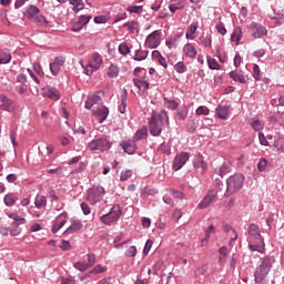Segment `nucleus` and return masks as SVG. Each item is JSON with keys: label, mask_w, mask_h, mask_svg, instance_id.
Segmentation results:
<instances>
[{"label": "nucleus", "mask_w": 284, "mask_h": 284, "mask_svg": "<svg viewBox=\"0 0 284 284\" xmlns=\"http://www.w3.org/2000/svg\"><path fill=\"white\" fill-rule=\"evenodd\" d=\"M1 102L2 104L0 105V109L4 110V112H10V110H12V105H14V102L11 99H8L6 95Z\"/></svg>", "instance_id": "nucleus-30"}, {"label": "nucleus", "mask_w": 284, "mask_h": 284, "mask_svg": "<svg viewBox=\"0 0 284 284\" xmlns=\"http://www.w3.org/2000/svg\"><path fill=\"white\" fill-rule=\"evenodd\" d=\"M90 19H92V17H90V16H81L80 18H79V22L82 24V26H88V23H90Z\"/></svg>", "instance_id": "nucleus-57"}, {"label": "nucleus", "mask_w": 284, "mask_h": 284, "mask_svg": "<svg viewBox=\"0 0 284 284\" xmlns=\"http://www.w3.org/2000/svg\"><path fill=\"white\" fill-rule=\"evenodd\" d=\"M196 30H199V22L191 23L186 29V39L194 41V39H196Z\"/></svg>", "instance_id": "nucleus-19"}, {"label": "nucleus", "mask_w": 284, "mask_h": 284, "mask_svg": "<svg viewBox=\"0 0 284 284\" xmlns=\"http://www.w3.org/2000/svg\"><path fill=\"white\" fill-rule=\"evenodd\" d=\"M125 256H130V257L136 256V246H130V247L125 251Z\"/></svg>", "instance_id": "nucleus-55"}, {"label": "nucleus", "mask_w": 284, "mask_h": 284, "mask_svg": "<svg viewBox=\"0 0 284 284\" xmlns=\"http://www.w3.org/2000/svg\"><path fill=\"white\" fill-rule=\"evenodd\" d=\"M61 284H77V281H74V278L72 277H68V278L63 277L61 280Z\"/></svg>", "instance_id": "nucleus-63"}, {"label": "nucleus", "mask_w": 284, "mask_h": 284, "mask_svg": "<svg viewBox=\"0 0 284 284\" xmlns=\"http://www.w3.org/2000/svg\"><path fill=\"white\" fill-rule=\"evenodd\" d=\"M267 168V160L261 159L260 162L257 163V170L260 172H263Z\"/></svg>", "instance_id": "nucleus-56"}, {"label": "nucleus", "mask_w": 284, "mask_h": 284, "mask_svg": "<svg viewBox=\"0 0 284 284\" xmlns=\"http://www.w3.org/2000/svg\"><path fill=\"white\" fill-rule=\"evenodd\" d=\"M160 152H163L164 154H170V152H171L170 144H168L165 142L162 143L160 145Z\"/></svg>", "instance_id": "nucleus-58"}, {"label": "nucleus", "mask_w": 284, "mask_h": 284, "mask_svg": "<svg viewBox=\"0 0 284 284\" xmlns=\"http://www.w3.org/2000/svg\"><path fill=\"white\" fill-rule=\"evenodd\" d=\"M148 51L145 50H138L133 57L134 61H145L148 59Z\"/></svg>", "instance_id": "nucleus-34"}, {"label": "nucleus", "mask_w": 284, "mask_h": 284, "mask_svg": "<svg viewBox=\"0 0 284 284\" xmlns=\"http://www.w3.org/2000/svg\"><path fill=\"white\" fill-rule=\"evenodd\" d=\"M241 34H242L241 28H235L231 36V40L235 41V43H239V41H241Z\"/></svg>", "instance_id": "nucleus-43"}, {"label": "nucleus", "mask_w": 284, "mask_h": 284, "mask_svg": "<svg viewBox=\"0 0 284 284\" xmlns=\"http://www.w3.org/2000/svg\"><path fill=\"white\" fill-rule=\"evenodd\" d=\"M85 168H88V164L85 162H80L79 166L75 170H73L71 173L81 174V172H85Z\"/></svg>", "instance_id": "nucleus-46"}, {"label": "nucleus", "mask_w": 284, "mask_h": 284, "mask_svg": "<svg viewBox=\"0 0 284 284\" xmlns=\"http://www.w3.org/2000/svg\"><path fill=\"white\" fill-rule=\"evenodd\" d=\"M182 217H183V212L180 209H175L172 214V220L178 223L179 220Z\"/></svg>", "instance_id": "nucleus-49"}, {"label": "nucleus", "mask_w": 284, "mask_h": 284, "mask_svg": "<svg viewBox=\"0 0 284 284\" xmlns=\"http://www.w3.org/2000/svg\"><path fill=\"white\" fill-rule=\"evenodd\" d=\"M75 270H79L80 272H85V270H90L88 264L85 262H77L74 264Z\"/></svg>", "instance_id": "nucleus-47"}, {"label": "nucleus", "mask_w": 284, "mask_h": 284, "mask_svg": "<svg viewBox=\"0 0 284 284\" xmlns=\"http://www.w3.org/2000/svg\"><path fill=\"white\" fill-rule=\"evenodd\" d=\"M121 219V206L113 205L109 213L100 216L101 223L104 225H112L114 221H119Z\"/></svg>", "instance_id": "nucleus-6"}, {"label": "nucleus", "mask_w": 284, "mask_h": 284, "mask_svg": "<svg viewBox=\"0 0 284 284\" xmlns=\"http://www.w3.org/2000/svg\"><path fill=\"white\" fill-rule=\"evenodd\" d=\"M100 103H101V98L100 97L91 95L85 101V108H87V110H92V108H94V105H99Z\"/></svg>", "instance_id": "nucleus-23"}, {"label": "nucleus", "mask_w": 284, "mask_h": 284, "mask_svg": "<svg viewBox=\"0 0 284 284\" xmlns=\"http://www.w3.org/2000/svg\"><path fill=\"white\" fill-rule=\"evenodd\" d=\"M184 57H189V59H196V48H194V44L186 43L183 48Z\"/></svg>", "instance_id": "nucleus-20"}, {"label": "nucleus", "mask_w": 284, "mask_h": 284, "mask_svg": "<svg viewBox=\"0 0 284 284\" xmlns=\"http://www.w3.org/2000/svg\"><path fill=\"white\" fill-rule=\"evenodd\" d=\"M40 10L37 8V6H30L27 10V17L29 19H34L37 14H39Z\"/></svg>", "instance_id": "nucleus-35"}, {"label": "nucleus", "mask_w": 284, "mask_h": 284, "mask_svg": "<svg viewBox=\"0 0 284 284\" xmlns=\"http://www.w3.org/2000/svg\"><path fill=\"white\" fill-rule=\"evenodd\" d=\"M65 60L61 57L55 58L53 62L50 63V71L53 77H57L61 72V68L64 65Z\"/></svg>", "instance_id": "nucleus-14"}, {"label": "nucleus", "mask_w": 284, "mask_h": 284, "mask_svg": "<svg viewBox=\"0 0 284 284\" xmlns=\"http://www.w3.org/2000/svg\"><path fill=\"white\" fill-rule=\"evenodd\" d=\"M43 97H48V99H51L52 101H59L61 99V93L59 90L54 88L47 87L42 90Z\"/></svg>", "instance_id": "nucleus-16"}, {"label": "nucleus", "mask_w": 284, "mask_h": 284, "mask_svg": "<svg viewBox=\"0 0 284 284\" xmlns=\"http://www.w3.org/2000/svg\"><path fill=\"white\" fill-rule=\"evenodd\" d=\"M230 111V106H217L216 116L217 119H222V121L227 120V112Z\"/></svg>", "instance_id": "nucleus-27"}, {"label": "nucleus", "mask_w": 284, "mask_h": 284, "mask_svg": "<svg viewBox=\"0 0 284 284\" xmlns=\"http://www.w3.org/2000/svg\"><path fill=\"white\" fill-rule=\"evenodd\" d=\"M9 217L14 221L13 223H18V225H26V219L20 215L11 213Z\"/></svg>", "instance_id": "nucleus-42"}, {"label": "nucleus", "mask_w": 284, "mask_h": 284, "mask_svg": "<svg viewBox=\"0 0 284 284\" xmlns=\"http://www.w3.org/2000/svg\"><path fill=\"white\" fill-rule=\"evenodd\" d=\"M217 192L215 190H210L207 194L203 197V200L199 203L197 207L200 210H206V207H210L211 203H214L216 201Z\"/></svg>", "instance_id": "nucleus-11"}, {"label": "nucleus", "mask_w": 284, "mask_h": 284, "mask_svg": "<svg viewBox=\"0 0 284 284\" xmlns=\"http://www.w3.org/2000/svg\"><path fill=\"white\" fill-rule=\"evenodd\" d=\"M119 65L115 64H111L106 71V77H109V79H114L116 77H119Z\"/></svg>", "instance_id": "nucleus-32"}, {"label": "nucleus", "mask_w": 284, "mask_h": 284, "mask_svg": "<svg viewBox=\"0 0 284 284\" xmlns=\"http://www.w3.org/2000/svg\"><path fill=\"white\" fill-rule=\"evenodd\" d=\"M207 65L210 70H221V64L214 58L207 57Z\"/></svg>", "instance_id": "nucleus-37"}, {"label": "nucleus", "mask_w": 284, "mask_h": 284, "mask_svg": "<svg viewBox=\"0 0 284 284\" xmlns=\"http://www.w3.org/2000/svg\"><path fill=\"white\" fill-rule=\"evenodd\" d=\"M132 176V170H125L121 172L120 181H128Z\"/></svg>", "instance_id": "nucleus-51"}, {"label": "nucleus", "mask_w": 284, "mask_h": 284, "mask_svg": "<svg viewBox=\"0 0 284 284\" xmlns=\"http://www.w3.org/2000/svg\"><path fill=\"white\" fill-rule=\"evenodd\" d=\"M34 23H38L39 26H43L44 28L48 27V20L43 16H37L34 18Z\"/></svg>", "instance_id": "nucleus-45"}, {"label": "nucleus", "mask_w": 284, "mask_h": 284, "mask_svg": "<svg viewBox=\"0 0 284 284\" xmlns=\"http://www.w3.org/2000/svg\"><path fill=\"white\" fill-rule=\"evenodd\" d=\"M71 6H73V11L79 12L80 10H83L84 4L83 0H70Z\"/></svg>", "instance_id": "nucleus-36"}, {"label": "nucleus", "mask_w": 284, "mask_h": 284, "mask_svg": "<svg viewBox=\"0 0 284 284\" xmlns=\"http://www.w3.org/2000/svg\"><path fill=\"white\" fill-rule=\"evenodd\" d=\"M125 101H128V90L123 89V92L121 95V104L119 105V112L121 114H125V109L128 108V103H125Z\"/></svg>", "instance_id": "nucleus-25"}, {"label": "nucleus", "mask_w": 284, "mask_h": 284, "mask_svg": "<svg viewBox=\"0 0 284 284\" xmlns=\"http://www.w3.org/2000/svg\"><path fill=\"white\" fill-rule=\"evenodd\" d=\"M145 48H150L151 50H154V48H158L161 45V31L155 30L151 34H149L144 42Z\"/></svg>", "instance_id": "nucleus-9"}, {"label": "nucleus", "mask_w": 284, "mask_h": 284, "mask_svg": "<svg viewBox=\"0 0 284 284\" xmlns=\"http://www.w3.org/2000/svg\"><path fill=\"white\" fill-rule=\"evenodd\" d=\"M103 196H105V189H103V186H92L88 190L87 201L90 202L91 205H97V203L103 201Z\"/></svg>", "instance_id": "nucleus-5"}, {"label": "nucleus", "mask_w": 284, "mask_h": 284, "mask_svg": "<svg viewBox=\"0 0 284 284\" xmlns=\"http://www.w3.org/2000/svg\"><path fill=\"white\" fill-rule=\"evenodd\" d=\"M223 232H224V234H229L230 245H232L233 241H236V239H239V234H236V231L227 224L223 225Z\"/></svg>", "instance_id": "nucleus-22"}, {"label": "nucleus", "mask_w": 284, "mask_h": 284, "mask_svg": "<svg viewBox=\"0 0 284 284\" xmlns=\"http://www.w3.org/2000/svg\"><path fill=\"white\" fill-rule=\"evenodd\" d=\"M273 148H275L277 152H284V139L277 138L273 143Z\"/></svg>", "instance_id": "nucleus-38"}, {"label": "nucleus", "mask_w": 284, "mask_h": 284, "mask_svg": "<svg viewBox=\"0 0 284 284\" xmlns=\"http://www.w3.org/2000/svg\"><path fill=\"white\" fill-rule=\"evenodd\" d=\"M33 70L37 72L40 77L44 75L43 69L41 68L40 63H34L33 64Z\"/></svg>", "instance_id": "nucleus-61"}, {"label": "nucleus", "mask_w": 284, "mask_h": 284, "mask_svg": "<svg viewBox=\"0 0 284 284\" xmlns=\"http://www.w3.org/2000/svg\"><path fill=\"white\" fill-rule=\"evenodd\" d=\"M123 28H128L130 34H134V32H139V22L132 20L123 24Z\"/></svg>", "instance_id": "nucleus-31"}, {"label": "nucleus", "mask_w": 284, "mask_h": 284, "mask_svg": "<svg viewBox=\"0 0 284 284\" xmlns=\"http://www.w3.org/2000/svg\"><path fill=\"white\" fill-rule=\"evenodd\" d=\"M97 284H114V280H112V277H106L99 281Z\"/></svg>", "instance_id": "nucleus-64"}, {"label": "nucleus", "mask_w": 284, "mask_h": 284, "mask_svg": "<svg viewBox=\"0 0 284 284\" xmlns=\"http://www.w3.org/2000/svg\"><path fill=\"white\" fill-rule=\"evenodd\" d=\"M229 77L230 79H233L237 83H247V81H250V78H247V75H245L243 72L239 70L231 71L229 73Z\"/></svg>", "instance_id": "nucleus-17"}, {"label": "nucleus", "mask_w": 284, "mask_h": 284, "mask_svg": "<svg viewBox=\"0 0 284 284\" xmlns=\"http://www.w3.org/2000/svg\"><path fill=\"white\" fill-rule=\"evenodd\" d=\"M83 223L80 220H72L71 225L64 231V234H74L75 232L81 231Z\"/></svg>", "instance_id": "nucleus-18"}, {"label": "nucleus", "mask_w": 284, "mask_h": 284, "mask_svg": "<svg viewBox=\"0 0 284 284\" xmlns=\"http://www.w3.org/2000/svg\"><path fill=\"white\" fill-rule=\"evenodd\" d=\"M250 29L253 32L254 39H261V37H265V34H267V29H265V27L257 23H252L250 26Z\"/></svg>", "instance_id": "nucleus-15"}, {"label": "nucleus", "mask_w": 284, "mask_h": 284, "mask_svg": "<svg viewBox=\"0 0 284 284\" xmlns=\"http://www.w3.org/2000/svg\"><path fill=\"white\" fill-rule=\"evenodd\" d=\"M65 223H68V219L65 217V215L58 216L55 223L52 226V233L57 234V232H59L61 227L65 225Z\"/></svg>", "instance_id": "nucleus-21"}, {"label": "nucleus", "mask_w": 284, "mask_h": 284, "mask_svg": "<svg viewBox=\"0 0 284 284\" xmlns=\"http://www.w3.org/2000/svg\"><path fill=\"white\" fill-rule=\"evenodd\" d=\"M164 106L168 108V110H176L179 108V103L174 100H168V98H164Z\"/></svg>", "instance_id": "nucleus-39"}, {"label": "nucleus", "mask_w": 284, "mask_h": 284, "mask_svg": "<svg viewBox=\"0 0 284 284\" xmlns=\"http://www.w3.org/2000/svg\"><path fill=\"white\" fill-rule=\"evenodd\" d=\"M10 231L11 236H19L21 234V229H19V223H13Z\"/></svg>", "instance_id": "nucleus-48"}, {"label": "nucleus", "mask_w": 284, "mask_h": 284, "mask_svg": "<svg viewBox=\"0 0 284 284\" xmlns=\"http://www.w3.org/2000/svg\"><path fill=\"white\" fill-rule=\"evenodd\" d=\"M174 70L179 73V74H183L186 72L187 70V65H185V62L180 61L174 65Z\"/></svg>", "instance_id": "nucleus-40"}, {"label": "nucleus", "mask_w": 284, "mask_h": 284, "mask_svg": "<svg viewBox=\"0 0 284 284\" xmlns=\"http://www.w3.org/2000/svg\"><path fill=\"white\" fill-rule=\"evenodd\" d=\"M216 30L220 34H227V29H225L222 22L216 24Z\"/></svg>", "instance_id": "nucleus-62"}, {"label": "nucleus", "mask_w": 284, "mask_h": 284, "mask_svg": "<svg viewBox=\"0 0 284 284\" xmlns=\"http://www.w3.org/2000/svg\"><path fill=\"white\" fill-rule=\"evenodd\" d=\"M193 165L196 170H199V168H201L202 173L207 172V163L205 161H203V156H197L196 160L193 162Z\"/></svg>", "instance_id": "nucleus-29"}, {"label": "nucleus", "mask_w": 284, "mask_h": 284, "mask_svg": "<svg viewBox=\"0 0 284 284\" xmlns=\"http://www.w3.org/2000/svg\"><path fill=\"white\" fill-rule=\"evenodd\" d=\"M148 136V126H142L133 136V141H141Z\"/></svg>", "instance_id": "nucleus-28"}, {"label": "nucleus", "mask_w": 284, "mask_h": 284, "mask_svg": "<svg viewBox=\"0 0 284 284\" xmlns=\"http://www.w3.org/2000/svg\"><path fill=\"white\" fill-rule=\"evenodd\" d=\"M187 106H183V109L178 112V116H180L182 121H185V119H187Z\"/></svg>", "instance_id": "nucleus-54"}, {"label": "nucleus", "mask_w": 284, "mask_h": 284, "mask_svg": "<svg viewBox=\"0 0 284 284\" xmlns=\"http://www.w3.org/2000/svg\"><path fill=\"white\" fill-rule=\"evenodd\" d=\"M119 52H120V54L125 57V55L130 54V47H128V44L125 42H122L119 45Z\"/></svg>", "instance_id": "nucleus-44"}, {"label": "nucleus", "mask_w": 284, "mask_h": 284, "mask_svg": "<svg viewBox=\"0 0 284 284\" xmlns=\"http://www.w3.org/2000/svg\"><path fill=\"white\" fill-rule=\"evenodd\" d=\"M92 114L98 119L99 123H103L105 119H108V114H110V110L108 106L103 104H99L97 109H93Z\"/></svg>", "instance_id": "nucleus-12"}, {"label": "nucleus", "mask_w": 284, "mask_h": 284, "mask_svg": "<svg viewBox=\"0 0 284 284\" xmlns=\"http://www.w3.org/2000/svg\"><path fill=\"white\" fill-rule=\"evenodd\" d=\"M103 272H105V267L98 264L93 270L90 271V274H103Z\"/></svg>", "instance_id": "nucleus-52"}, {"label": "nucleus", "mask_w": 284, "mask_h": 284, "mask_svg": "<svg viewBox=\"0 0 284 284\" xmlns=\"http://www.w3.org/2000/svg\"><path fill=\"white\" fill-rule=\"evenodd\" d=\"M243 183H245V176L243 174L237 173L231 175L226 180V196H232V194H236L239 190L243 187Z\"/></svg>", "instance_id": "nucleus-4"}, {"label": "nucleus", "mask_w": 284, "mask_h": 284, "mask_svg": "<svg viewBox=\"0 0 284 284\" xmlns=\"http://www.w3.org/2000/svg\"><path fill=\"white\" fill-rule=\"evenodd\" d=\"M34 205L38 209L45 207L48 205V199L43 195H38L36 197Z\"/></svg>", "instance_id": "nucleus-33"}, {"label": "nucleus", "mask_w": 284, "mask_h": 284, "mask_svg": "<svg viewBox=\"0 0 284 284\" xmlns=\"http://www.w3.org/2000/svg\"><path fill=\"white\" fill-rule=\"evenodd\" d=\"M250 236L248 247L251 252H260L263 254L265 250V243H263V237L261 236V231L256 224H251L247 230Z\"/></svg>", "instance_id": "nucleus-1"}, {"label": "nucleus", "mask_w": 284, "mask_h": 284, "mask_svg": "<svg viewBox=\"0 0 284 284\" xmlns=\"http://www.w3.org/2000/svg\"><path fill=\"white\" fill-rule=\"evenodd\" d=\"M187 161H190V153L182 152L178 154L173 161V170L175 172H179V170H181V168H183V165H185Z\"/></svg>", "instance_id": "nucleus-10"}, {"label": "nucleus", "mask_w": 284, "mask_h": 284, "mask_svg": "<svg viewBox=\"0 0 284 284\" xmlns=\"http://www.w3.org/2000/svg\"><path fill=\"white\" fill-rule=\"evenodd\" d=\"M251 126L253 130H255V132H261V130H263V123H261L258 120H255L253 123H251Z\"/></svg>", "instance_id": "nucleus-53"}, {"label": "nucleus", "mask_w": 284, "mask_h": 284, "mask_svg": "<svg viewBox=\"0 0 284 284\" xmlns=\"http://www.w3.org/2000/svg\"><path fill=\"white\" fill-rule=\"evenodd\" d=\"M195 114L197 116H207L210 114V109L205 105H201L196 109Z\"/></svg>", "instance_id": "nucleus-41"}, {"label": "nucleus", "mask_w": 284, "mask_h": 284, "mask_svg": "<svg viewBox=\"0 0 284 284\" xmlns=\"http://www.w3.org/2000/svg\"><path fill=\"white\" fill-rule=\"evenodd\" d=\"M4 205H7V207H12V205H14L17 203V201H19V197H17V195L12 194V193H8L7 195H4Z\"/></svg>", "instance_id": "nucleus-26"}, {"label": "nucleus", "mask_w": 284, "mask_h": 284, "mask_svg": "<svg viewBox=\"0 0 284 284\" xmlns=\"http://www.w3.org/2000/svg\"><path fill=\"white\" fill-rule=\"evenodd\" d=\"M60 247H61L64 252H70V250H72V244H70L69 241L62 240Z\"/></svg>", "instance_id": "nucleus-50"}, {"label": "nucleus", "mask_w": 284, "mask_h": 284, "mask_svg": "<svg viewBox=\"0 0 284 284\" xmlns=\"http://www.w3.org/2000/svg\"><path fill=\"white\" fill-rule=\"evenodd\" d=\"M133 83H134L135 88H138V90H140L141 92H145L148 90V88H150V82H148L145 80L133 79Z\"/></svg>", "instance_id": "nucleus-24"}, {"label": "nucleus", "mask_w": 284, "mask_h": 284, "mask_svg": "<svg viewBox=\"0 0 284 284\" xmlns=\"http://www.w3.org/2000/svg\"><path fill=\"white\" fill-rule=\"evenodd\" d=\"M273 263H276V258H274V256H266L262 260V263L255 272L256 283H262V281H265L267 274H270V270H272Z\"/></svg>", "instance_id": "nucleus-3"}, {"label": "nucleus", "mask_w": 284, "mask_h": 284, "mask_svg": "<svg viewBox=\"0 0 284 284\" xmlns=\"http://www.w3.org/2000/svg\"><path fill=\"white\" fill-rule=\"evenodd\" d=\"M94 263H97V257H94V254H88L87 266L92 267V265H94Z\"/></svg>", "instance_id": "nucleus-60"}, {"label": "nucleus", "mask_w": 284, "mask_h": 284, "mask_svg": "<svg viewBox=\"0 0 284 284\" xmlns=\"http://www.w3.org/2000/svg\"><path fill=\"white\" fill-rule=\"evenodd\" d=\"M81 210L85 216L92 212L90 205H88L85 202L81 203Z\"/></svg>", "instance_id": "nucleus-59"}, {"label": "nucleus", "mask_w": 284, "mask_h": 284, "mask_svg": "<svg viewBox=\"0 0 284 284\" xmlns=\"http://www.w3.org/2000/svg\"><path fill=\"white\" fill-rule=\"evenodd\" d=\"M120 146L126 154H134L136 152V141L134 140L122 141L120 142Z\"/></svg>", "instance_id": "nucleus-13"}, {"label": "nucleus", "mask_w": 284, "mask_h": 284, "mask_svg": "<svg viewBox=\"0 0 284 284\" xmlns=\"http://www.w3.org/2000/svg\"><path fill=\"white\" fill-rule=\"evenodd\" d=\"M103 64V57L99 53H92L89 63L87 64V74L90 77L93 72H97L99 68Z\"/></svg>", "instance_id": "nucleus-7"}, {"label": "nucleus", "mask_w": 284, "mask_h": 284, "mask_svg": "<svg viewBox=\"0 0 284 284\" xmlns=\"http://www.w3.org/2000/svg\"><path fill=\"white\" fill-rule=\"evenodd\" d=\"M88 148L91 150V152H94V150H99V152H105L112 148V144L106 139H98L93 140L88 144Z\"/></svg>", "instance_id": "nucleus-8"}, {"label": "nucleus", "mask_w": 284, "mask_h": 284, "mask_svg": "<svg viewBox=\"0 0 284 284\" xmlns=\"http://www.w3.org/2000/svg\"><path fill=\"white\" fill-rule=\"evenodd\" d=\"M164 123H170L168 112L162 111L161 113L153 112L149 122L150 134L152 136H159L163 132Z\"/></svg>", "instance_id": "nucleus-2"}]
</instances>
